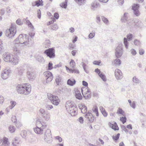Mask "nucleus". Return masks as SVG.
I'll return each instance as SVG.
<instances>
[{
	"label": "nucleus",
	"mask_w": 146,
	"mask_h": 146,
	"mask_svg": "<svg viewBox=\"0 0 146 146\" xmlns=\"http://www.w3.org/2000/svg\"><path fill=\"white\" fill-rule=\"evenodd\" d=\"M11 54L8 52L4 53L3 55L4 60L6 62H11Z\"/></svg>",
	"instance_id": "nucleus-14"
},
{
	"label": "nucleus",
	"mask_w": 146,
	"mask_h": 146,
	"mask_svg": "<svg viewBox=\"0 0 146 146\" xmlns=\"http://www.w3.org/2000/svg\"><path fill=\"white\" fill-rule=\"evenodd\" d=\"M44 74L45 76L46 81H44L43 83L44 84H46L49 82L52 81L53 79V76L52 73L49 71H47L44 72Z\"/></svg>",
	"instance_id": "nucleus-7"
},
{
	"label": "nucleus",
	"mask_w": 146,
	"mask_h": 146,
	"mask_svg": "<svg viewBox=\"0 0 146 146\" xmlns=\"http://www.w3.org/2000/svg\"><path fill=\"white\" fill-rule=\"evenodd\" d=\"M53 64L51 62H49L48 64V70H50L52 69L53 67H52Z\"/></svg>",
	"instance_id": "nucleus-56"
},
{
	"label": "nucleus",
	"mask_w": 146,
	"mask_h": 146,
	"mask_svg": "<svg viewBox=\"0 0 146 146\" xmlns=\"http://www.w3.org/2000/svg\"><path fill=\"white\" fill-rule=\"evenodd\" d=\"M36 59L39 62H42L44 60L43 58L40 55H38L37 56Z\"/></svg>",
	"instance_id": "nucleus-43"
},
{
	"label": "nucleus",
	"mask_w": 146,
	"mask_h": 146,
	"mask_svg": "<svg viewBox=\"0 0 146 146\" xmlns=\"http://www.w3.org/2000/svg\"><path fill=\"white\" fill-rule=\"evenodd\" d=\"M120 134L119 133H118L116 135L114 136H113L112 137V138L113 140L115 141H117L119 139Z\"/></svg>",
	"instance_id": "nucleus-40"
},
{
	"label": "nucleus",
	"mask_w": 146,
	"mask_h": 146,
	"mask_svg": "<svg viewBox=\"0 0 146 146\" xmlns=\"http://www.w3.org/2000/svg\"><path fill=\"white\" fill-rule=\"evenodd\" d=\"M123 53L122 46L119 44L115 49V55L117 58H120Z\"/></svg>",
	"instance_id": "nucleus-8"
},
{
	"label": "nucleus",
	"mask_w": 146,
	"mask_h": 146,
	"mask_svg": "<svg viewBox=\"0 0 146 146\" xmlns=\"http://www.w3.org/2000/svg\"><path fill=\"white\" fill-rule=\"evenodd\" d=\"M43 129L42 127H39L37 126L34 128V131L37 134L42 133L43 131Z\"/></svg>",
	"instance_id": "nucleus-19"
},
{
	"label": "nucleus",
	"mask_w": 146,
	"mask_h": 146,
	"mask_svg": "<svg viewBox=\"0 0 146 146\" xmlns=\"http://www.w3.org/2000/svg\"><path fill=\"white\" fill-rule=\"evenodd\" d=\"M50 28L53 30H55L58 29V27L57 24H55L50 26Z\"/></svg>",
	"instance_id": "nucleus-37"
},
{
	"label": "nucleus",
	"mask_w": 146,
	"mask_h": 146,
	"mask_svg": "<svg viewBox=\"0 0 146 146\" xmlns=\"http://www.w3.org/2000/svg\"><path fill=\"white\" fill-rule=\"evenodd\" d=\"M70 66L72 68H74L75 66V62L74 60L71 59L70 62Z\"/></svg>",
	"instance_id": "nucleus-50"
},
{
	"label": "nucleus",
	"mask_w": 146,
	"mask_h": 146,
	"mask_svg": "<svg viewBox=\"0 0 146 146\" xmlns=\"http://www.w3.org/2000/svg\"><path fill=\"white\" fill-rule=\"evenodd\" d=\"M133 37V35L131 34H129L127 35V38L124 37L123 38V42L125 47L126 48H128L129 42L128 41H130L132 40Z\"/></svg>",
	"instance_id": "nucleus-9"
},
{
	"label": "nucleus",
	"mask_w": 146,
	"mask_h": 146,
	"mask_svg": "<svg viewBox=\"0 0 146 146\" xmlns=\"http://www.w3.org/2000/svg\"><path fill=\"white\" fill-rule=\"evenodd\" d=\"M66 104L67 105H68V106L69 107L70 110H72V108H75V107H76V105H74L71 102H66Z\"/></svg>",
	"instance_id": "nucleus-33"
},
{
	"label": "nucleus",
	"mask_w": 146,
	"mask_h": 146,
	"mask_svg": "<svg viewBox=\"0 0 146 146\" xmlns=\"http://www.w3.org/2000/svg\"><path fill=\"white\" fill-rule=\"evenodd\" d=\"M45 107L48 110H50L53 108L52 105H50L47 104L45 106Z\"/></svg>",
	"instance_id": "nucleus-64"
},
{
	"label": "nucleus",
	"mask_w": 146,
	"mask_h": 146,
	"mask_svg": "<svg viewBox=\"0 0 146 146\" xmlns=\"http://www.w3.org/2000/svg\"><path fill=\"white\" fill-rule=\"evenodd\" d=\"M99 76L100 77V78L102 79V80L105 82L106 80V77L105 75H104L102 73L100 74H99Z\"/></svg>",
	"instance_id": "nucleus-39"
},
{
	"label": "nucleus",
	"mask_w": 146,
	"mask_h": 146,
	"mask_svg": "<svg viewBox=\"0 0 146 146\" xmlns=\"http://www.w3.org/2000/svg\"><path fill=\"white\" fill-rule=\"evenodd\" d=\"M95 32L94 31H92L88 35L89 38L90 39L93 38L95 35Z\"/></svg>",
	"instance_id": "nucleus-38"
},
{
	"label": "nucleus",
	"mask_w": 146,
	"mask_h": 146,
	"mask_svg": "<svg viewBox=\"0 0 146 146\" xmlns=\"http://www.w3.org/2000/svg\"><path fill=\"white\" fill-rule=\"evenodd\" d=\"M87 111V107L84 105L81 109V112L83 113H85Z\"/></svg>",
	"instance_id": "nucleus-47"
},
{
	"label": "nucleus",
	"mask_w": 146,
	"mask_h": 146,
	"mask_svg": "<svg viewBox=\"0 0 146 146\" xmlns=\"http://www.w3.org/2000/svg\"><path fill=\"white\" fill-rule=\"evenodd\" d=\"M81 91L82 92V93L84 97L86 99H88L90 98L91 95L90 94L86 93L85 94H84L83 92V90L82 88L81 89Z\"/></svg>",
	"instance_id": "nucleus-34"
},
{
	"label": "nucleus",
	"mask_w": 146,
	"mask_h": 146,
	"mask_svg": "<svg viewBox=\"0 0 146 146\" xmlns=\"http://www.w3.org/2000/svg\"><path fill=\"white\" fill-rule=\"evenodd\" d=\"M75 96L76 98L78 100H80L82 99V97L80 92H76Z\"/></svg>",
	"instance_id": "nucleus-31"
},
{
	"label": "nucleus",
	"mask_w": 146,
	"mask_h": 146,
	"mask_svg": "<svg viewBox=\"0 0 146 146\" xmlns=\"http://www.w3.org/2000/svg\"><path fill=\"white\" fill-rule=\"evenodd\" d=\"M77 108L75 107V108H73V110L70 109V114L72 116H74L76 114L77 112L76 110H77Z\"/></svg>",
	"instance_id": "nucleus-29"
},
{
	"label": "nucleus",
	"mask_w": 146,
	"mask_h": 146,
	"mask_svg": "<svg viewBox=\"0 0 146 146\" xmlns=\"http://www.w3.org/2000/svg\"><path fill=\"white\" fill-rule=\"evenodd\" d=\"M16 23L17 24L19 25H22L23 23L21 22V21L20 19H18L16 21Z\"/></svg>",
	"instance_id": "nucleus-63"
},
{
	"label": "nucleus",
	"mask_w": 146,
	"mask_h": 146,
	"mask_svg": "<svg viewBox=\"0 0 146 146\" xmlns=\"http://www.w3.org/2000/svg\"><path fill=\"white\" fill-rule=\"evenodd\" d=\"M133 24L136 28L140 27L141 26V22L138 19H136L134 20Z\"/></svg>",
	"instance_id": "nucleus-18"
},
{
	"label": "nucleus",
	"mask_w": 146,
	"mask_h": 146,
	"mask_svg": "<svg viewBox=\"0 0 146 146\" xmlns=\"http://www.w3.org/2000/svg\"><path fill=\"white\" fill-rule=\"evenodd\" d=\"M101 18L103 22L106 24H108L109 23L108 19L104 16H102Z\"/></svg>",
	"instance_id": "nucleus-41"
},
{
	"label": "nucleus",
	"mask_w": 146,
	"mask_h": 146,
	"mask_svg": "<svg viewBox=\"0 0 146 146\" xmlns=\"http://www.w3.org/2000/svg\"><path fill=\"white\" fill-rule=\"evenodd\" d=\"M21 134L23 137L25 138L27 135V131L25 130L21 132Z\"/></svg>",
	"instance_id": "nucleus-48"
},
{
	"label": "nucleus",
	"mask_w": 146,
	"mask_h": 146,
	"mask_svg": "<svg viewBox=\"0 0 146 146\" xmlns=\"http://www.w3.org/2000/svg\"><path fill=\"white\" fill-rule=\"evenodd\" d=\"M39 111L40 113L42 115H43L45 114L46 113L48 112L45 111L44 109H43L42 108H41L40 110Z\"/></svg>",
	"instance_id": "nucleus-55"
},
{
	"label": "nucleus",
	"mask_w": 146,
	"mask_h": 146,
	"mask_svg": "<svg viewBox=\"0 0 146 146\" xmlns=\"http://www.w3.org/2000/svg\"><path fill=\"white\" fill-rule=\"evenodd\" d=\"M121 128L123 130H124L126 133L128 132V130L127 129H126L125 126L124 125H122L121 126Z\"/></svg>",
	"instance_id": "nucleus-62"
},
{
	"label": "nucleus",
	"mask_w": 146,
	"mask_h": 146,
	"mask_svg": "<svg viewBox=\"0 0 146 146\" xmlns=\"http://www.w3.org/2000/svg\"><path fill=\"white\" fill-rule=\"evenodd\" d=\"M40 123L41 125H42L41 127H42V129H44L46 127L47 125L44 122H41L40 121Z\"/></svg>",
	"instance_id": "nucleus-59"
},
{
	"label": "nucleus",
	"mask_w": 146,
	"mask_h": 146,
	"mask_svg": "<svg viewBox=\"0 0 146 146\" xmlns=\"http://www.w3.org/2000/svg\"><path fill=\"white\" fill-rule=\"evenodd\" d=\"M55 50L54 48H49L44 51V53L47 56L50 58H53L55 57Z\"/></svg>",
	"instance_id": "nucleus-5"
},
{
	"label": "nucleus",
	"mask_w": 146,
	"mask_h": 146,
	"mask_svg": "<svg viewBox=\"0 0 146 146\" xmlns=\"http://www.w3.org/2000/svg\"><path fill=\"white\" fill-rule=\"evenodd\" d=\"M124 113V111L122 110V109L120 108H118L117 111V113L123 115Z\"/></svg>",
	"instance_id": "nucleus-54"
},
{
	"label": "nucleus",
	"mask_w": 146,
	"mask_h": 146,
	"mask_svg": "<svg viewBox=\"0 0 146 146\" xmlns=\"http://www.w3.org/2000/svg\"><path fill=\"white\" fill-rule=\"evenodd\" d=\"M25 72V69L22 68L18 70V74L20 76L22 75L23 73Z\"/></svg>",
	"instance_id": "nucleus-46"
},
{
	"label": "nucleus",
	"mask_w": 146,
	"mask_h": 146,
	"mask_svg": "<svg viewBox=\"0 0 146 146\" xmlns=\"http://www.w3.org/2000/svg\"><path fill=\"white\" fill-rule=\"evenodd\" d=\"M27 76L29 81H33L36 77L35 72L30 66L27 65Z\"/></svg>",
	"instance_id": "nucleus-3"
},
{
	"label": "nucleus",
	"mask_w": 146,
	"mask_h": 146,
	"mask_svg": "<svg viewBox=\"0 0 146 146\" xmlns=\"http://www.w3.org/2000/svg\"><path fill=\"white\" fill-rule=\"evenodd\" d=\"M16 33V28L12 25L9 29L6 30L5 34L9 38H12L15 35Z\"/></svg>",
	"instance_id": "nucleus-4"
},
{
	"label": "nucleus",
	"mask_w": 146,
	"mask_h": 146,
	"mask_svg": "<svg viewBox=\"0 0 146 146\" xmlns=\"http://www.w3.org/2000/svg\"><path fill=\"white\" fill-rule=\"evenodd\" d=\"M110 123V126L112 129L114 130H118L119 128L117 125V124L115 122L113 124Z\"/></svg>",
	"instance_id": "nucleus-23"
},
{
	"label": "nucleus",
	"mask_w": 146,
	"mask_h": 146,
	"mask_svg": "<svg viewBox=\"0 0 146 146\" xmlns=\"http://www.w3.org/2000/svg\"><path fill=\"white\" fill-rule=\"evenodd\" d=\"M92 110L93 112L96 114V116L98 117L99 116V114L97 107L96 106H94L92 109Z\"/></svg>",
	"instance_id": "nucleus-28"
},
{
	"label": "nucleus",
	"mask_w": 146,
	"mask_h": 146,
	"mask_svg": "<svg viewBox=\"0 0 146 146\" xmlns=\"http://www.w3.org/2000/svg\"><path fill=\"white\" fill-rule=\"evenodd\" d=\"M52 138L49 139L48 138H44V139L45 141L47 142V143H50L52 141Z\"/></svg>",
	"instance_id": "nucleus-57"
},
{
	"label": "nucleus",
	"mask_w": 146,
	"mask_h": 146,
	"mask_svg": "<svg viewBox=\"0 0 146 146\" xmlns=\"http://www.w3.org/2000/svg\"><path fill=\"white\" fill-rule=\"evenodd\" d=\"M134 43L135 45L138 46L141 44V42L139 40L136 39L134 40Z\"/></svg>",
	"instance_id": "nucleus-52"
},
{
	"label": "nucleus",
	"mask_w": 146,
	"mask_h": 146,
	"mask_svg": "<svg viewBox=\"0 0 146 146\" xmlns=\"http://www.w3.org/2000/svg\"><path fill=\"white\" fill-rule=\"evenodd\" d=\"M59 15L57 13L55 12L54 13V17L56 19H58L59 17Z\"/></svg>",
	"instance_id": "nucleus-60"
},
{
	"label": "nucleus",
	"mask_w": 146,
	"mask_h": 146,
	"mask_svg": "<svg viewBox=\"0 0 146 146\" xmlns=\"http://www.w3.org/2000/svg\"><path fill=\"white\" fill-rule=\"evenodd\" d=\"M2 145L5 146H8L9 143L8 142V139L6 137H4L2 139Z\"/></svg>",
	"instance_id": "nucleus-21"
},
{
	"label": "nucleus",
	"mask_w": 146,
	"mask_h": 146,
	"mask_svg": "<svg viewBox=\"0 0 146 146\" xmlns=\"http://www.w3.org/2000/svg\"><path fill=\"white\" fill-rule=\"evenodd\" d=\"M70 70V72H71L72 73H73L74 72L76 73V74H79V71L77 69H72Z\"/></svg>",
	"instance_id": "nucleus-51"
},
{
	"label": "nucleus",
	"mask_w": 146,
	"mask_h": 146,
	"mask_svg": "<svg viewBox=\"0 0 146 146\" xmlns=\"http://www.w3.org/2000/svg\"><path fill=\"white\" fill-rule=\"evenodd\" d=\"M63 88H60L56 90L55 91V93L56 94L59 95L63 93Z\"/></svg>",
	"instance_id": "nucleus-25"
},
{
	"label": "nucleus",
	"mask_w": 146,
	"mask_h": 146,
	"mask_svg": "<svg viewBox=\"0 0 146 146\" xmlns=\"http://www.w3.org/2000/svg\"><path fill=\"white\" fill-rule=\"evenodd\" d=\"M76 82V81L74 79L70 78L68 80L67 84L69 85L72 86L75 84Z\"/></svg>",
	"instance_id": "nucleus-20"
},
{
	"label": "nucleus",
	"mask_w": 146,
	"mask_h": 146,
	"mask_svg": "<svg viewBox=\"0 0 146 146\" xmlns=\"http://www.w3.org/2000/svg\"><path fill=\"white\" fill-rule=\"evenodd\" d=\"M11 62H13L14 64H16L18 62V60L17 57H11Z\"/></svg>",
	"instance_id": "nucleus-27"
},
{
	"label": "nucleus",
	"mask_w": 146,
	"mask_h": 146,
	"mask_svg": "<svg viewBox=\"0 0 146 146\" xmlns=\"http://www.w3.org/2000/svg\"><path fill=\"white\" fill-rule=\"evenodd\" d=\"M122 73L120 70L116 69L115 71V75L117 80H120L123 78Z\"/></svg>",
	"instance_id": "nucleus-12"
},
{
	"label": "nucleus",
	"mask_w": 146,
	"mask_h": 146,
	"mask_svg": "<svg viewBox=\"0 0 146 146\" xmlns=\"http://www.w3.org/2000/svg\"><path fill=\"white\" fill-rule=\"evenodd\" d=\"M130 51L131 53L133 55H135L137 54L136 50L133 49H131Z\"/></svg>",
	"instance_id": "nucleus-61"
},
{
	"label": "nucleus",
	"mask_w": 146,
	"mask_h": 146,
	"mask_svg": "<svg viewBox=\"0 0 146 146\" xmlns=\"http://www.w3.org/2000/svg\"><path fill=\"white\" fill-rule=\"evenodd\" d=\"M139 5L138 4H134L132 7V9L133 11L134 15L137 16H139L140 14V12L139 10Z\"/></svg>",
	"instance_id": "nucleus-10"
},
{
	"label": "nucleus",
	"mask_w": 146,
	"mask_h": 146,
	"mask_svg": "<svg viewBox=\"0 0 146 146\" xmlns=\"http://www.w3.org/2000/svg\"><path fill=\"white\" fill-rule=\"evenodd\" d=\"M48 99L53 104L56 106L58 105L60 100L58 96L53 95L51 94L48 95Z\"/></svg>",
	"instance_id": "nucleus-6"
},
{
	"label": "nucleus",
	"mask_w": 146,
	"mask_h": 146,
	"mask_svg": "<svg viewBox=\"0 0 146 146\" xmlns=\"http://www.w3.org/2000/svg\"><path fill=\"white\" fill-rule=\"evenodd\" d=\"M28 84H25L23 85H18L16 87L17 92L20 94L27 95L29 94L31 91V88L29 86Z\"/></svg>",
	"instance_id": "nucleus-2"
},
{
	"label": "nucleus",
	"mask_w": 146,
	"mask_h": 146,
	"mask_svg": "<svg viewBox=\"0 0 146 146\" xmlns=\"http://www.w3.org/2000/svg\"><path fill=\"white\" fill-rule=\"evenodd\" d=\"M11 106H10V109L13 108L16 105V102L14 101H11Z\"/></svg>",
	"instance_id": "nucleus-53"
},
{
	"label": "nucleus",
	"mask_w": 146,
	"mask_h": 146,
	"mask_svg": "<svg viewBox=\"0 0 146 146\" xmlns=\"http://www.w3.org/2000/svg\"><path fill=\"white\" fill-rule=\"evenodd\" d=\"M9 129L11 133L14 132L15 131V128L14 127L13 125H10L9 127Z\"/></svg>",
	"instance_id": "nucleus-44"
},
{
	"label": "nucleus",
	"mask_w": 146,
	"mask_h": 146,
	"mask_svg": "<svg viewBox=\"0 0 146 146\" xmlns=\"http://www.w3.org/2000/svg\"><path fill=\"white\" fill-rule=\"evenodd\" d=\"M68 0H65V1L62 2L60 4V6L64 9H66L67 6Z\"/></svg>",
	"instance_id": "nucleus-26"
},
{
	"label": "nucleus",
	"mask_w": 146,
	"mask_h": 146,
	"mask_svg": "<svg viewBox=\"0 0 146 146\" xmlns=\"http://www.w3.org/2000/svg\"><path fill=\"white\" fill-rule=\"evenodd\" d=\"M11 71L9 70L5 69L4 70L1 74V76L3 79H7Z\"/></svg>",
	"instance_id": "nucleus-15"
},
{
	"label": "nucleus",
	"mask_w": 146,
	"mask_h": 146,
	"mask_svg": "<svg viewBox=\"0 0 146 146\" xmlns=\"http://www.w3.org/2000/svg\"><path fill=\"white\" fill-rule=\"evenodd\" d=\"M43 1L42 0H38L32 2V5L33 7L36 6L38 7L40 6H43Z\"/></svg>",
	"instance_id": "nucleus-16"
},
{
	"label": "nucleus",
	"mask_w": 146,
	"mask_h": 146,
	"mask_svg": "<svg viewBox=\"0 0 146 146\" xmlns=\"http://www.w3.org/2000/svg\"><path fill=\"white\" fill-rule=\"evenodd\" d=\"M91 9L95 10V9L99 8L100 5L97 1L95 0L93 1L91 3Z\"/></svg>",
	"instance_id": "nucleus-13"
},
{
	"label": "nucleus",
	"mask_w": 146,
	"mask_h": 146,
	"mask_svg": "<svg viewBox=\"0 0 146 146\" xmlns=\"http://www.w3.org/2000/svg\"><path fill=\"white\" fill-rule=\"evenodd\" d=\"M29 36L26 34H20L19 37L17 38L16 39L13 41V44L14 47L13 48V50L14 51L16 52V53H19L20 52L18 48L20 47V46L22 45L23 44L29 46L30 45V41L29 38Z\"/></svg>",
	"instance_id": "nucleus-1"
},
{
	"label": "nucleus",
	"mask_w": 146,
	"mask_h": 146,
	"mask_svg": "<svg viewBox=\"0 0 146 146\" xmlns=\"http://www.w3.org/2000/svg\"><path fill=\"white\" fill-rule=\"evenodd\" d=\"M85 117L87 118L88 120L91 123L93 122L94 119H95L94 115L89 111H88L87 113L85 114Z\"/></svg>",
	"instance_id": "nucleus-11"
},
{
	"label": "nucleus",
	"mask_w": 146,
	"mask_h": 146,
	"mask_svg": "<svg viewBox=\"0 0 146 146\" xmlns=\"http://www.w3.org/2000/svg\"><path fill=\"white\" fill-rule=\"evenodd\" d=\"M132 80L134 82L137 84L139 83L140 82V81L139 79L136 78V77L134 76L132 78Z\"/></svg>",
	"instance_id": "nucleus-42"
},
{
	"label": "nucleus",
	"mask_w": 146,
	"mask_h": 146,
	"mask_svg": "<svg viewBox=\"0 0 146 146\" xmlns=\"http://www.w3.org/2000/svg\"><path fill=\"white\" fill-rule=\"evenodd\" d=\"M42 117H43L46 120H48L50 117V115L48 112L43 115H41Z\"/></svg>",
	"instance_id": "nucleus-36"
},
{
	"label": "nucleus",
	"mask_w": 146,
	"mask_h": 146,
	"mask_svg": "<svg viewBox=\"0 0 146 146\" xmlns=\"http://www.w3.org/2000/svg\"><path fill=\"white\" fill-rule=\"evenodd\" d=\"M76 3L79 5H84L86 3V0H74Z\"/></svg>",
	"instance_id": "nucleus-22"
},
{
	"label": "nucleus",
	"mask_w": 146,
	"mask_h": 146,
	"mask_svg": "<svg viewBox=\"0 0 146 146\" xmlns=\"http://www.w3.org/2000/svg\"><path fill=\"white\" fill-rule=\"evenodd\" d=\"M100 110H101V112L102 114L104 117H106L108 115V114L106 111L105 110L104 108L102 107H101L100 108Z\"/></svg>",
	"instance_id": "nucleus-35"
},
{
	"label": "nucleus",
	"mask_w": 146,
	"mask_h": 146,
	"mask_svg": "<svg viewBox=\"0 0 146 146\" xmlns=\"http://www.w3.org/2000/svg\"><path fill=\"white\" fill-rule=\"evenodd\" d=\"M48 138L50 139L52 138L51 131L49 129H47L46 131L44 133V138Z\"/></svg>",
	"instance_id": "nucleus-17"
},
{
	"label": "nucleus",
	"mask_w": 146,
	"mask_h": 146,
	"mask_svg": "<svg viewBox=\"0 0 146 146\" xmlns=\"http://www.w3.org/2000/svg\"><path fill=\"white\" fill-rule=\"evenodd\" d=\"M127 119L125 117H122L120 118V120L122 122L123 124L125 123L127 121Z\"/></svg>",
	"instance_id": "nucleus-45"
},
{
	"label": "nucleus",
	"mask_w": 146,
	"mask_h": 146,
	"mask_svg": "<svg viewBox=\"0 0 146 146\" xmlns=\"http://www.w3.org/2000/svg\"><path fill=\"white\" fill-rule=\"evenodd\" d=\"M62 78L61 77L58 76L56 79L55 81L57 85H60L62 84Z\"/></svg>",
	"instance_id": "nucleus-24"
},
{
	"label": "nucleus",
	"mask_w": 146,
	"mask_h": 146,
	"mask_svg": "<svg viewBox=\"0 0 146 146\" xmlns=\"http://www.w3.org/2000/svg\"><path fill=\"white\" fill-rule=\"evenodd\" d=\"M127 13H124L123 17H122L121 19V20L122 22H125L128 20V17L127 16Z\"/></svg>",
	"instance_id": "nucleus-30"
},
{
	"label": "nucleus",
	"mask_w": 146,
	"mask_h": 146,
	"mask_svg": "<svg viewBox=\"0 0 146 146\" xmlns=\"http://www.w3.org/2000/svg\"><path fill=\"white\" fill-rule=\"evenodd\" d=\"M11 119L13 123H15L17 122L16 117L15 116H13Z\"/></svg>",
	"instance_id": "nucleus-58"
},
{
	"label": "nucleus",
	"mask_w": 146,
	"mask_h": 146,
	"mask_svg": "<svg viewBox=\"0 0 146 146\" xmlns=\"http://www.w3.org/2000/svg\"><path fill=\"white\" fill-rule=\"evenodd\" d=\"M114 63L115 65L119 66L121 64V61L119 59L117 58L114 60Z\"/></svg>",
	"instance_id": "nucleus-32"
},
{
	"label": "nucleus",
	"mask_w": 146,
	"mask_h": 146,
	"mask_svg": "<svg viewBox=\"0 0 146 146\" xmlns=\"http://www.w3.org/2000/svg\"><path fill=\"white\" fill-rule=\"evenodd\" d=\"M19 143V141L16 138L14 139L13 142H12V144L14 146H16L17 144Z\"/></svg>",
	"instance_id": "nucleus-49"
}]
</instances>
